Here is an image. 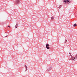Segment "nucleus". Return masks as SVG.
Instances as JSON below:
<instances>
[{"instance_id": "nucleus-4", "label": "nucleus", "mask_w": 77, "mask_h": 77, "mask_svg": "<svg viewBox=\"0 0 77 77\" xmlns=\"http://www.w3.org/2000/svg\"><path fill=\"white\" fill-rule=\"evenodd\" d=\"M46 48L47 49H50V47H49V44H46Z\"/></svg>"}, {"instance_id": "nucleus-6", "label": "nucleus", "mask_w": 77, "mask_h": 77, "mask_svg": "<svg viewBox=\"0 0 77 77\" xmlns=\"http://www.w3.org/2000/svg\"><path fill=\"white\" fill-rule=\"evenodd\" d=\"M25 67L26 68L25 71H26L27 70V67L26 65H25Z\"/></svg>"}, {"instance_id": "nucleus-10", "label": "nucleus", "mask_w": 77, "mask_h": 77, "mask_svg": "<svg viewBox=\"0 0 77 77\" xmlns=\"http://www.w3.org/2000/svg\"><path fill=\"white\" fill-rule=\"evenodd\" d=\"M61 7H62V5H60L58 8L59 9H60V8Z\"/></svg>"}, {"instance_id": "nucleus-7", "label": "nucleus", "mask_w": 77, "mask_h": 77, "mask_svg": "<svg viewBox=\"0 0 77 77\" xmlns=\"http://www.w3.org/2000/svg\"><path fill=\"white\" fill-rule=\"evenodd\" d=\"M18 27V23H17L15 26V28H17Z\"/></svg>"}, {"instance_id": "nucleus-14", "label": "nucleus", "mask_w": 77, "mask_h": 77, "mask_svg": "<svg viewBox=\"0 0 77 77\" xmlns=\"http://www.w3.org/2000/svg\"><path fill=\"white\" fill-rule=\"evenodd\" d=\"M6 38V37H8V35H6V36H5Z\"/></svg>"}, {"instance_id": "nucleus-9", "label": "nucleus", "mask_w": 77, "mask_h": 77, "mask_svg": "<svg viewBox=\"0 0 77 77\" xmlns=\"http://www.w3.org/2000/svg\"><path fill=\"white\" fill-rule=\"evenodd\" d=\"M51 20H54V17H51Z\"/></svg>"}, {"instance_id": "nucleus-11", "label": "nucleus", "mask_w": 77, "mask_h": 77, "mask_svg": "<svg viewBox=\"0 0 77 77\" xmlns=\"http://www.w3.org/2000/svg\"><path fill=\"white\" fill-rule=\"evenodd\" d=\"M69 54H70V56H71H71H72V55H71V53H69Z\"/></svg>"}, {"instance_id": "nucleus-5", "label": "nucleus", "mask_w": 77, "mask_h": 77, "mask_svg": "<svg viewBox=\"0 0 77 77\" xmlns=\"http://www.w3.org/2000/svg\"><path fill=\"white\" fill-rule=\"evenodd\" d=\"M15 3L17 4H20V1L18 0H17L15 2Z\"/></svg>"}, {"instance_id": "nucleus-2", "label": "nucleus", "mask_w": 77, "mask_h": 77, "mask_svg": "<svg viewBox=\"0 0 77 77\" xmlns=\"http://www.w3.org/2000/svg\"><path fill=\"white\" fill-rule=\"evenodd\" d=\"M71 60H73V61H75V60L76 59H75V57L72 56H71Z\"/></svg>"}, {"instance_id": "nucleus-8", "label": "nucleus", "mask_w": 77, "mask_h": 77, "mask_svg": "<svg viewBox=\"0 0 77 77\" xmlns=\"http://www.w3.org/2000/svg\"><path fill=\"white\" fill-rule=\"evenodd\" d=\"M76 26H77V24L76 23H75L73 25L74 27H76Z\"/></svg>"}, {"instance_id": "nucleus-3", "label": "nucleus", "mask_w": 77, "mask_h": 77, "mask_svg": "<svg viewBox=\"0 0 77 77\" xmlns=\"http://www.w3.org/2000/svg\"><path fill=\"white\" fill-rule=\"evenodd\" d=\"M52 69V67H49L46 70L47 71H50Z\"/></svg>"}, {"instance_id": "nucleus-1", "label": "nucleus", "mask_w": 77, "mask_h": 77, "mask_svg": "<svg viewBox=\"0 0 77 77\" xmlns=\"http://www.w3.org/2000/svg\"><path fill=\"white\" fill-rule=\"evenodd\" d=\"M63 1L65 4L66 3L69 4L71 3V1L69 0H63Z\"/></svg>"}, {"instance_id": "nucleus-13", "label": "nucleus", "mask_w": 77, "mask_h": 77, "mask_svg": "<svg viewBox=\"0 0 77 77\" xmlns=\"http://www.w3.org/2000/svg\"><path fill=\"white\" fill-rule=\"evenodd\" d=\"M7 27H9L10 28H11V27H10V26H8Z\"/></svg>"}, {"instance_id": "nucleus-12", "label": "nucleus", "mask_w": 77, "mask_h": 77, "mask_svg": "<svg viewBox=\"0 0 77 77\" xmlns=\"http://www.w3.org/2000/svg\"><path fill=\"white\" fill-rule=\"evenodd\" d=\"M66 41H67V40H66L65 41V43H66Z\"/></svg>"}]
</instances>
